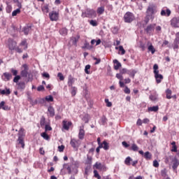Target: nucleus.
Masks as SVG:
<instances>
[{
	"label": "nucleus",
	"instance_id": "ddd939ff",
	"mask_svg": "<svg viewBox=\"0 0 179 179\" xmlns=\"http://www.w3.org/2000/svg\"><path fill=\"white\" fill-rule=\"evenodd\" d=\"M171 15V10L170 9L162 10L161 16H170Z\"/></svg>",
	"mask_w": 179,
	"mask_h": 179
},
{
	"label": "nucleus",
	"instance_id": "79ce46f5",
	"mask_svg": "<svg viewBox=\"0 0 179 179\" xmlns=\"http://www.w3.org/2000/svg\"><path fill=\"white\" fill-rule=\"evenodd\" d=\"M89 69H90V65L87 64L85 66V72L87 73V75H90V72L89 71Z\"/></svg>",
	"mask_w": 179,
	"mask_h": 179
},
{
	"label": "nucleus",
	"instance_id": "3c124183",
	"mask_svg": "<svg viewBox=\"0 0 179 179\" xmlns=\"http://www.w3.org/2000/svg\"><path fill=\"white\" fill-rule=\"evenodd\" d=\"M20 80V76H15V77L13 79L14 83H17Z\"/></svg>",
	"mask_w": 179,
	"mask_h": 179
},
{
	"label": "nucleus",
	"instance_id": "4d7b16f0",
	"mask_svg": "<svg viewBox=\"0 0 179 179\" xmlns=\"http://www.w3.org/2000/svg\"><path fill=\"white\" fill-rule=\"evenodd\" d=\"M161 175L162 177H166L167 176V171L166 169L161 171Z\"/></svg>",
	"mask_w": 179,
	"mask_h": 179
},
{
	"label": "nucleus",
	"instance_id": "09e8293b",
	"mask_svg": "<svg viewBox=\"0 0 179 179\" xmlns=\"http://www.w3.org/2000/svg\"><path fill=\"white\" fill-rule=\"evenodd\" d=\"M129 71V70H128L127 69H120V74L121 75H124V73H127L128 74Z\"/></svg>",
	"mask_w": 179,
	"mask_h": 179
},
{
	"label": "nucleus",
	"instance_id": "a211bd4d",
	"mask_svg": "<svg viewBox=\"0 0 179 179\" xmlns=\"http://www.w3.org/2000/svg\"><path fill=\"white\" fill-rule=\"evenodd\" d=\"M48 111L50 114V117H54V115H55V110L52 106H49L48 108Z\"/></svg>",
	"mask_w": 179,
	"mask_h": 179
},
{
	"label": "nucleus",
	"instance_id": "58836bf2",
	"mask_svg": "<svg viewBox=\"0 0 179 179\" xmlns=\"http://www.w3.org/2000/svg\"><path fill=\"white\" fill-rule=\"evenodd\" d=\"M20 13V8H17L12 13V16H16L17 14Z\"/></svg>",
	"mask_w": 179,
	"mask_h": 179
},
{
	"label": "nucleus",
	"instance_id": "7ed1b4c3",
	"mask_svg": "<svg viewBox=\"0 0 179 179\" xmlns=\"http://www.w3.org/2000/svg\"><path fill=\"white\" fill-rule=\"evenodd\" d=\"M82 17H96L97 14L96 13V10L90 8H87L85 12H83Z\"/></svg>",
	"mask_w": 179,
	"mask_h": 179
},
{
	"label": "nucleus",
	"instance_id": "c03bdc74",
	"mask_svg": "<svg viewBox=\"0 0 179 179\" xmlns=\"http://www.w3.org/2000/svg\"><path fill=\"white\" fill-rule=\"evenodd\" d=\"M45 125V117L44 116H42L41 119V127H44Z\"/></svg>",
	"mask_w": 179,
	"mask_h": 179
},
{
	"label": "nucleus",
	"instance_id": "aec40b11",
	"mask_svg": "<svg viewBox=\"0 0 179 179\" xmlns=\"http://www.w3.org/2000/svg\"><path fill=\"white\" fill-rule=\"evenodd\" d=\"M79 38H80V36L77 35L76 37H72L71 39V41L73 45H76V44L79 41Z\"/></svg>",
	"mask_w": 179,
	"mask_h": 179
},
{
	"label": "nucleus",
	"instance_id": "39448f33",
	"mask_svg": "<svg viewBox=\"0 0 179 179\" xmlns=\"http://www.w3.org/2000/svg\"><path fill=\"white\" fill-rule=\"evenodd\" d=\"M135 20V15L131 12H127L124 15V20L125 23H131Z\"/></svg>",
	"mask_w": 179,
	"mask_h": 179
},
{
	"label": "nucleus",
	"instance_id": "de8ad7c7",
	"mask_svg": "<svg viewBox=\"0 0 179 179\" xmlns=\"http://www.w3.org/2000/svg\"><path fill=\"white\" fill-rule=\"evenodd\" d=\"M76 87H71V94L72 96H76Z\"/></svg>",
	"mask_w": 179,
	"mask_h": 179
},
{
	"label": "nucleus",
	"instance_id": "ea45409f",
	"mask_svg": "<svg viewBox=\"0 0 179 179\" xmlns=\"http://www.w3.org/2000/svg\"><path fill=\"white\" fill-rule=\"evenodd\" d=\"M148 51H150L152 54H155V52H156V50L155 49L153 45L148 46Z\"/></svg>",
	"mask_w": 179,
	"mask_h": 179
},
{
	"label": "nucleus",
	"instance_id": "9d476101",
	"mask_svg": "<svg viewBox=\"0 0 179 179\" xmlns=\"http://www.w3.org/2000/svg\"><path fill=\"white\" fill-rule=\"evenodd\" d=\"M171 26H172V27H175V28L178 27H179V18L178 17H173L171 20Z\"/></svg>",
	"mask_w": 179,
	"mask_h": 179
},
{
	"label": "nucleus",
	"instance_id": "e433bc0d",
	"mask_svg": "<svg viewBox=\"0 0 179 179\" xmlns=\"http://www.w3.org/2000/svg\"><path fill=\"white\" fill-rule=\"evenodd\" d=\"M166 99H171V90L168 89L166 90Z\"/></svg>",
	"mask_w": 179,
	"mask_h": 179
},
{
	"label": "nucleus",
	"instance_id": "f03ea898",
	"mask_svg": "<svg viewBox=\"0 0 179 179\" xmlns=\"http://www.w3.org/2000/svg\"><path fill=\"white\" fill-rule=\"evenodd\" d=\"M153 69H154V75H155V78L156 79L157 83H161L162 80H163V75L159 74V65L156 64H154Z\"/></svg>",
	"mask_w": 179,
	"mask_h": 179
},
{
	"label": "nucleus",
	"instance_id": "0eeeda50",
	"mask_svg": "<svg viewBox=\"0 0 179 179\" xmlns=\"http://www.w3.org/2000/svg\"><path fill=\"white\" fill-rule=\"evenodd\" d=\"M94 169H96L97 170H100V171H106V170H107V168L106 167V165L103 164L100 162H96V164L94 165Z\"/></svg>",
	"mask_w": 179,
	"mask_h": 179
},
{
	"label": "nucleus",
	"instance_id": "6e6552de",
	"mask_svg": "<svg viewBox=\"0 0 179 179\" xmlns=\"http://www.w3.org/2000/svg\"><path fill=\"white\" fill-rule=\"evenodd\" d=\"M169 159L173 162V166H172L173 170H177V167H178V166H179V161H178V159H177L176 157H173L172 156H170Z\"/></svg>",
	"mask_w": 179,
	"mask_h": 179
},
{
	"label": "nucleus",
	"instance_id": "72a5a7b5",
	"mask_svg": "<svg viewBox=\"0 0 179 179\" xmlns=\"http://www.w3.org/2000/svg\"><path fill=\"white\" fill-rule=\"evenodd\" d=\"M41 136H42V138H43V139H45V141H50V136L45 132L42 133L41 134Z\"/></svg>",
	"mask_w": 179,
	"mask_h": 179
},
{
	"label": "nucleus",
	"instance_id": "864d4df0",
	"mask_svg": "<svg viewBox=\"0 0 179 179\" xmlns=\"http://www.w3.org/2000/svg\"><path fill=\"white\" fill-rule=\"evenodd\" d=\"M90 24H91L92 26L96 27L97 26V22L96 20H92L90 22Z\"/></svg>",
	"mask_w": 179,
	"mask_h": 179
},
{
	"label": "nucleus",
	"instance_id": "4be33fe9",
	"mask_svg": "<svg viewBox=\"0 0 179 179\" xmlns=\"http://www.w3.org/2000/svg\"><path fill=\"white\" fill-rule=\"evenodd\" d=\"M3 76H4L5 79L4 80L6 82H8L10 79H12V74L9 73H3Z\"/></svg>",
	"mask_w": 179,
	"mask_h": 179
},
{
	"label": "nucleus",
	"instance_id": "69168bd1",
	"mask_svg": "<svg viewBox=\"0 0 179 179\" xmlns=\"http://www.w3.org/2000/svg\"><path fill=\"white\" fill-rule=\"evenodd\" d=\"M58 149H59V152H64V149H65V146L64 145H59L58 147Z\"/></svg>",
	"mask_w": 179,
	"mask_h": 179
},
{
	"label": "nucleus",
	"instance_id": "c756f323",
	"mask_svg": "<svg viewBox=\"0 0 179 179\" xmlns=\"http://www.w3.org/2000/svg\"><path fill=\"white\" fill-rule=\"evenodd\" d=\"M1 94H6V96L10 94V90L6 89V90H3L0 91Z\"/></svg>",
	"mask_w": 179,
	"mask_h": 179
},
{
	"label": "nucleus",
	"instance_id": "cd10ccee",
	"mask_svg": "<svg viewBox=\"0 0 179 179\" xmlns=\"http://www.w3.org/2000/svg\"><path fill=\"white\" fill-rule=\"evenodd\" d=\"M59 33L62 36H66L68 34V29L66 28H62L59 30Z\"/></svg>",
	"mask_w": 179,
	"mask_h": 179
},
{
	"label": "nucleus",
	"instance_id": "338daca9",
	"mask_svg": "<svg viewBox=\"0 0 179 179\" xmlns=\"http://www.w3.org/2000/svg\"><path fill=\"white\" fill-rule=\"evenodd\" d=\"M153 166L154 167H159V162H157V160H155L153 162Z\"/></svg>",
	"mask_w": 179,
	"mask_h": 179
},
{
	"label": "nucleus",
	"instance_id": "a878e982",
	"mask_svg": "<svg viewBox=\"0 0 179 179\" xmlns=\"http://www.w3.org/2000/svg\"><path fill=\"white\" fill-rule=\"evenodd\" d=\"M115 50H119V51H120L122 55H124V54H125V49H124V47H122V45H120L119 47L116 46Z\"/></svg>",
	"mask_w": 179,
	"mask_h": 179
},
{
	"label": "nucleus",
	"instance_id": "2eb2a0df",
	"mask_svg": "<svg viewBox=\"0 0 179 179\" xmlns=\"http://www.w3.org/2000/svg\"><path fill=\"white\" fill-rule=\"evenodd\" d=\"M84 137H85V130L83 129V126H82L80 127L78 138L79 139H83Z\"/></svg>",
	"mask_w": 179,
	"mask_h": 179
},
{
	"label": "nucleus",
	"instance_id": "1a4fd4ad",
	"mask_svg": "<svg viewBox=\"0 0 179 179\" xmlns=\"http://www.w3.org/2000/svg\"><path fill=\"white\" fill-rule=\"evenodd\" d=\"M155 27H156V24H149L145 29V31H146L147 34L151 35L152 33L155 31Z\"/></svg>",
	"mask_w": 179,
	"mask_h": 179
},
{
	"label": "nucleus",
	"instance_id": "0e129e2a",
	"mask_svg": "<svg viewBox=\"0 0 179 179\" xmlns=\"http://www.w3.org/2000/svg\"><path fill=\"white\" fill-rule=\"evenodd\" d=\"M45 131H52V128L50 125L46 124V125L45 126Z\"/></svg>",
	"mask_w": 179,
	"mask_h": 179
},
{
	"label": "nucleus",
	"instance_id": "c9c22d12",
	"mask_svg": "<svg viewBox=\"0 0 179 179\" xmlns=\"http://www.w3.org/2000/svg\"><path fill=\"white\" fill-rule=\"evenodd\" d=\"M97 13H99V15H103V13H104V7H99L97 8Z\"/></svg>",
	"mask_w": 179,
	"mask_h": 179
},
{
	"label": "nucleus",
	"instance_id": "f3484780",
	"mask_svg": "<svg viewBox=\"0 0 179 179\" xmlns=\"http://www.w3.org/2000/svg\"><path fill=\"white\" fill-rule=\"evenodd\" d=\"M99 148L104 149V150H108V143L106 142V141H103V143L99 145Z\"/></svg>",
	"mask_w": 179,
	"mask_h": 179
},
{
	"label": "nucleus",
	"instance_id": "13d9d810",
	"mask_svg": "<svg viewBox=\"0 0 179 179\" xmlns=\"http://www.w3.org/2000/svg\"><path fill=\"white\" fill-rule=\"evenodd\" d=\"M42 76L43 78H46V79H50V74L48 73H45L44 72L43 74H42Z\"/></svg>",
	"mask_w": 179,
	"mask_h": 179
},
{
	"label": "nucleus",
	"instance_id": "f257e3e1",
	"mask_svg": "<svg viewBox=\"0 0 179 179\" xmlns=\"http://www.w3.org/2000/svg\"><path fill=\"white\" fill-rule=\"evenodd\" d=\"M24 69L21 71V76L22 78H28L27 82H30L33 79V76L29 73V66L27 64H23Z\"/></svg>",
	"mask_w": 179,
	"mask_h": 179
},
{
	"label": "nucleus",
	"instance_id": "774afa93",
	"mask_svg": "<svg viewBox=\"0 0 179 179\" xmlns=\"http://www.w3.org/2000/svg\"><path fill=\"white\" fill-rule=\"evenodd\" d=\"M37 90L38 92H41V90H44V86L40 85L39 87H38Z\"/></svg>",
	"mask_w": 179,
	"mask_h": 179
},
{
	"label": "nucleus",
	"instance_id": "393cba45",
	"mask_svg": "<svg viewBox=\"0 0 179 179\" xmlns=\"http://www.w3.org/2000/svg\"><path fill=\"white\" fill-rule=\"evenodd\" d=\"M144 157L146 160H150V159H152V154H150L149 151H147L144 154Z\"/></svg>",
	"mask_w": 179,
	"mask_h": 179
},
{
	"label": "nucleus",
	"instance_id": "9b49d317",
	"mask_svg": "<svg viewBox=\"0 0 179 179\" xmlns=\"http://www.w3.org/2000/svg\"><path fill=\"white\" fill-rule=\"evenodd\" d=\"M22 136H23V129H21L19 131V138H18V142L22 145V148H24V142L23 141V139L22 138Z\"/></svg>",
	"mask_w": 179,
	"mask_h": 179
},
{
	"label": "nucleus",
	"instance_id": "49530a36",
	"mask_svg": "<svg viewBox=\"0 0 179 179\" xmlns=\"http://www.w3.org/2000/svg\"><path fill=\"white\" fill-rule=\"evenodd\" d=\"M94 177L97 179H101V176H100V175L99 174V172H97V171L94 170Z\"/></svg>",
	"mask_w": 179,
	"mask_h": 179
},
{
	"label": "nucleus",
	"instance_id": "5701e85b",
	"mask_svg": "<svg viewBox=\"0 0 179 179\" xmlns=\"http://www.w3.org/2000/svg\"><path fill=\"white\" fill-rule=\"evenodd\" d=\"M138 71H136V70H129L127 75H129V76H131V78H133V79L135 78V74L137 73Z\"/></svg>",
	"mask_w": 179,
	"mask_h": 179
},
{
	"label": "nucleus",
	"instance_id": "5fc2aeb1",
	"mask_svg": "<svg viewBox=\"0 0 179 179\" xmlns=\"http://www.w3.org/2000/svg\"><path fill=\"white\" fill-rule=\"evenodd\" d=\"M57 76L60 80H64L65 79V77H64V75H62V73H58Z\"/></svg>",
	"mask_w": 179,
	"mask_h": 179
},
{
	"label": "nucleus",
	"instance_id": "473e14b6",
	"mask_svg": "<svg viewBox=\"0 0 179 179\" xmlns=\"http://www.w3.org/2000/svg\"><path fill=\"white\" fill-rule=\"evenodd\" d=\"M131 162H132L131 157H127L124 161V164H127V166H131Z\"/></svg>",
	"mask_w": 179,
	"mask_h": 179
},
{
	"label": "nucleus",
	"instance_id": "b1692460",
	"mask_svg": "<svg viewBox=\"0 0 179 179\" xmlns=\"http://www.w3.org/2000/svg\"><path fill=\"white\" fill-rule=\"evenodd\" d=\"M101 43V40L98 39L97 41L96 39H92L91 41V44L92 45H94V44H96V45H99Z\"/></svg>",
	"mask_w": 179,
	"mask_h": 179
},
{
	"label": "nucleus",
	"instance_id": "6e6d98bb",
	"mask_svg": "<svg viewBox=\"0 0 179 179\" xmlns=\"http://www.w3.org/2000/svg\"><path fill=\"white\" fill-rule=\"evenodd\" d=\"M116 78L117 79H120V80H122L124 79V77L122 76V74L120 73H117L116 74Z\"/></svg>",
	"mask_w": 179,
	"mask_h": 179
},
{
	"label": "nucleus",
	"instance_id": "dca6fc26",
	"mask_svg": "<svg viewBox=\"0 0 179 179\" xmlns=\"http://www.w3.org/2000/svg\"><path fill=\"white\" fill-rule=\"evenodd\" d=\"M72 125V122H66V120L63 121V128L68 131L69 129V127Z\"/></svg>",
	"mask_w": 179,
	"mask_h": 179
},
{
	"label": "nucleus",
	"instance_id": "4468645a",
	"mask_svg": "<svg viewBox=\"0 0 179 179\" xmlns=\"http://www.w3.org/2000/svg\"><path fill=\"white\" fill-rule=\"evenodd\" d=\"M113 64L114 69H115V71H118V69H120V68L122 66L121 63H120V62H118L117 59L113 60Z\"/></svg>",
	"mask_w": 179,
	"mask_h": 179
},
{
	"label": "nucleus",
	"instance_id": "c85d7f7f",
	"mask_svg": "<svg viewBox=\"0 0 179 179\" xmlns=\"http://www.w3.org/2000/svg\"><path fill=\"white\" fill-rule=\"evenodd\" d=\"M42 11L44 13H48V12H50V9L48 8V4H46L42 7Z\"/></svg>",
	"mask_w": 179,
	"mask_h": 179
},
{
	"label": "nucleus",
	"instance_id": "8fccbe9b",
	"mask_svg": "<svg viewBox=\"0 0 179 179\" xmlns=\"http://www.w3.org/2000/svg\"><path fill=\"white\" fill-rule=\"evenodd\" d=\"M93 59H94V61H96V62L94 63L95 65H99V64H100V62H101V59H97V57H93Z\"/></svg>",
	"mask_w": 179,
	"mask_h": 179
},
{
	"label": "nucleus",
	"instance_id": "a18cd8bd",
	"mask_svg": "<svg viewBox=\"0 0 179 179\" xmlns=\"http://www.w3.org/2000/svg\"><path fill=\"white\" fill-rule=\"evenodd\" d=\"M45 101H54V98L52 97V96L49 95L45 97Z\"/></svg>",
	"mask_w": 179,
	"mask_h": 179
},
{
	"label": "nucleus",
	"instance_id": "6ab92c4d",
	"mask_svg": "<svg viewBox=\"0 0 179 179\" xmlns=\"http://www.w3.org/2000/svg\"><path fill=\"white\" fill-rule=\"evenodd\" d=\"M75 83V78H73V77L70 76L69 78V80H68V85L69 86V87H73V84Z\"/></svg>",
	"mask_w": 179,
	"mask_h": 179
},
{
	"label": "nucleus",
	"instance_id": "423d86ee",
	"mask_svg": "<svg viewBox=\"0 0 179 179\" xmlns=\"http://www.w3.org/2000/svg\"><path fill=\"white\" fill-rule=\"evenodd\" d=\"M49 17L52 22H57L59 19V13L57 11H52L49 13Z\"/></svg>",
	"mask_w": 179,
	"mask_h": 179
},
{
	"label": "nucleus",
	"instance_id": "603ef678",
	"mask_svg": "<svg viewBox=\"0 0 179 179\" xmlns=\"http://www.w3.org/2000/svg\"><path fill=\"white\" fill-rule=\"evenodd\" d=\"M92 157H87V159L86 160V164H92Z\"/></svg>",
	"mask_w": 179,
	"mask_h": 179
},
{
	"label": "nucleus",
	"instance_id": "412c9836",
	"mask_svg": "<svg viewBox=\"0 0 179 179\" xmlns=\"http://www.w3.org/2000/svg\"><path fill=\"white\" fill-rule=\"evenodd\" d=\"M30 30H31V26H26V27H24L22 29V31H24V34H25V36H27V34H29Z\"/></svg>",
	"mask_w": 179,
	"mask_h": 179
},
{
	"label": "nucleus",
	"instance_id": "37998d69",
	"mask_svg": "<svg viewBox=\"0 0 179 179\" xmlns=\"http://www.w3.org/2000/svg\"><path fill=\"white\" fill-rule=\"evenodd\" d=\"M9 45H16L17 44L16 41H13L12 38L8 39Z\"/></svg>",
	"mask_w": 179,
	"mask_h": 179
},
{
	"label": "nucleus",
	"instance_id": "e2e57ef3",
	"mask_svg": "<svg viewBox=\"0 0 179 179\" xmlns=\"http://www.w3.org/2000/svg\"><path fill=\"white\" fill-rule=\"evenodd\" d=\"M176 44H179V33L176 34V38L175 39Z\"/></svg>",
	"mask_w": 179,
	"mask_h": 179
},
{
	"label": "nucleus",
	"instance_id": "4c0bfd02",
	"mask_svg": "<svg viewBox=\"0 0 179 179\" xmlns=\"http://www.w3.org/2000/svg\"><path fill=\"white\" fill-rule=\"evenodd\" d=\"M77 141H76L75 139H72L70 142L71 145L72 146V148H76V143H77Z\"/></svg>",
	"mask_w": 179,
	"mask_h": 179
},
{
	"label": "nucleus",
	"instance_id": "052dcab7",
	"mask_svg": "<svg viewBox=\"0 0 179 179\" xmlns=\"http://www.w3.org/2000/svg\"><path fill=\"white\" fill-rule=\"evenodd\" d=\"M124 92L126 93V94H129V93H131V90H129L128 87H125Z\"/></svg>",
	"mask_w": 179,
	"mask_h": 179
},
{
	"label": "nucleus",
	"instance_id": "20e7f679",
	"mask_svg": "<svg viewBox=\"0 0 179 179\" xmlns=\"http://www.w3.org/2000/svg\"><path fill=\"white\" fill-rule=\"evenodd\" d=\"M157 8L155 4H150L148 6L147 10H146V15L147 16H153L155 13L157 12Z\"/></svg>",
	"mask_w": 179,
	"mask_h": 179
},
{
	"label": "nucleus",
	"instance_id": "7c9ffc66",
	"mask_svg": "<svg viewBox=\"0 0 179 179\" xmlns=\"http://www.w3.org/2000/svg\"><path fill=\"white\" fill-rule=\"evenodd\" d=\"M150 99L151 101H157V94H155L150 95Z\"/></svg>",
	"mask_w": 179,
	"mask_h": 179
},
{
	"label": "nucleus",
	"instance_id": "f8f14e48",
	"mask_svg": "<svg viewBox=\"0 0 179 179\" xmlns=\"http://www.w3.org/2000/svg\"><path fill=\"white\" fill-rule=\"evenodd\" d=\"M71 167L73 168V171H74V173L76 174L78 173V167H79V162H73L72 163Z\"/></svg>",
	"mask_w": 179,
	"mask_h": 179
},
{
	"label": "nucleus",
	"instance_id": "bf43d9fd",
	"mask_svg": "<svg viewBox=\"0 0 179 179\" xmlns=\"http://www.w3.org/2000/svg\"><path fill=\"white\" fill-rule=\"evenodd\" d=\"M27 39H23L20 43V45H27Z\"/></svg>",
	"mask_w": 179,
	"mask_h": 179
},
{
	"label": "nucleus",
	"instance_id": "f704fd0d",
	"mask_svg": "<svg viewBox=\"0 0 179 179\" xmlns=\"http://www.w3.org/2000/svg\"><path fill=\"white\" fill-rule=\"evenodd\" d=\"M131 150L134 152H138V150H139V147H138V145H136V144L133 143L131 145Z\"/></svg>",
	"mask_w": 179,
	"mask_h": 179
},
{
	"label": "nucleus",
	"instance_id": "a19ab883",
	"mask_svg": "<svg viewBox=\"0 0 179 179\" xmlns=\"http://www.w3.org/2000/svg\"><path fill=\"white\" fill-rule=\"evenodd\" d=\"M148 51H150L152 54H155V52H156V50L155 49L153 45L148 46Z\"/></svg>",
	"mask_w": 179,
	"mask_h": 179
},
{
	"label": "nucleus",
	"instance_id": "680f3d73",
	"mask_svg": "<svg viewBox=\"0 0 179 179\" xmlns=\"http://www.w3.org/2000/svg\"><path fill=\"white\" fill-rule=\"evenodd\" d=\"M101 121L103 125H104V124H106V122H107V118H106V117L103 116L101 117Z\"/></svg>",
	"mask_w": 179,
	"mask_h": 179
},
{
	"label": "nucleus",
	"instance_id": "2f4dec72",
	"mask_svg": "<svg viewBox=\"0 0 179 179\" xmlns=\"http://www.w3.org/2000/svg\"><path fill=\"white\" fill-rule=\"evenodd\" d=\"M26 87V84L24 83H20L18 84V89L20 90H24V88Z\"/></svg>",
	"mask_w": 179,
	"mask_h": 179
},
{
	"label": "nucleus",
	"instance_id": "bb28decb",
	"mask_svg": "<svg viewBox=\"0 0 179 179\" xmlns=\"http://www.w3.org/2000/svg\"><path fill=\"white\" fill-rule=\"evenodd\" d=\"M148 111H153L154 113H156L157 111H159V106H152L148 108Z\"/></svg>",
	"mask_w": 179,
	"mask_h": 179
}]
</instances>
